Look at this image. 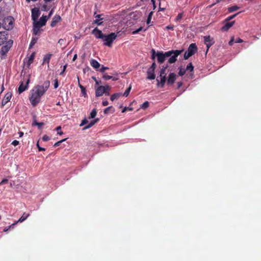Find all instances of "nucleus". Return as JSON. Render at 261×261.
<instances>
[{"label":"nucleus","instance_id":"obj_15","mask_svg":"<svg viewBox=\"0 0 261 261\" xmlns=\"http://www.w3.org/2000/svg\"><path fill=\"white\" fill-rule=\"evenodd\" d=\"M40 15L39 11L38 9L34 8L32 10V18L35 21L38 19Z\"/></svg>","mask_w":261,"mask_h":261},{"label":"nucleus","instance_id":"obj_24","mask_svg":"<svg viewBox=\"0 0 261 261\" xmlns=\"http://www.w3.org/2000/svg\"><path fill=\"white\" fill-rule=\"evenodd\" d=\"M29 216H30L29 214H26V213H23L22 216L16 222L17 223H18V222H22L23 221L25 220L28 218V217Z\"/></svg>","mask_w":261,"mask_h":261},{"label":"nucleus","instance_id":"obj_48","mask_svg":"<svg viewBox=\"0 0 261 261\" xmlns=\"http://www.w3.org/2000/svg\"><path fill=\"white\" fill-rule=\"evenodd\" d=\"M142 29H143L142 27H140L138 29L133 31L132 32V34H136L138 33L139 32H140L141 31H142Z\"/></svg>","mask_w":261,"mask_h":261},{"label":"nucleus","instance_id":"obj_45","mask_svg":"<svg viewBox=\"0 0 261 261\" xmlns=\"http://www.w3.org/2000/svg\"><path fill=\"white\" fill-rule=\"evenodd\" d=\"M37 147L38 149V150L39 151H45V148H43V147H41L39 146V141H38V142L37 143Z\"/></svg>","mask_w":261,"mask_h":261},{"label":"nucleus","instance_id":"obj_53","mask_svg":"<svg viewBox=\"0 0 261 261\" xmlns=\"http://www.w3.org/2000/svg\"><path fill=\"white\" fill-rule=\"evenodd\" d=\"M8 179L5 178L2 180V181L0 182V185L6 184L8 183Z\"/></svg>","mask_w":261,"mask_h":261},{"label":"nucleus","instance_id":"obj_39","mask_svg":"<svg viewBox=\"0 0 261 261\" xmlns=\"http://www.w3.org/2000/svg\"><path fill=\"white\" fill-rule=\"evenodd\" d=\"M183 17V14L182 13H179L176 17L175 20L179 21Z\"/></svg>","mask_w":261,"mask_h":261},{"label":"nucleus","instance_id":"obj_2","mask_svg":"<svg viewBox=\"0 0 261 261\" xmlns=\"http://www.w3.org/2000/svg\"><path fill=\"white\" fill-rule=\"evenodd\" d=\"M182 50H171L164 53L163 51H157L156 57H157L158 62L162 64L164 62L165 59L167 57H170L168 63L169 64L174 63L176 60L177 57L181 54Z\"/></svg>","mask_w":261,"mask_h":261},{"label":"nucleus","instance_id":"obj_19","mask_svg":"<svg viewBox=\"0 0 261 261\" xmlns=\"http://www.w3.org/2000/svg\"><path fill=\"white\" fill-rule=\"evenodd\" d=\"M147 79L149 80H154L155 78L154 71L148 69L147 71Z\"/></svg>","mask_w":261,"mask_h":261},{"label":"nucleus","instance_id":"obj_20","mask_svg":"<svg viewBox=\"0 0 261 261\" xmlns=\"http://www.w3.org/2000/svg\"><path fill=\"white\" fill-rule=\"evenodd\" d=\"M90 65L96 69L100 66V64L96 60L93 59L90 60Z\"/></svg>","mask_w":261,"mask_h":261},{"label":"nucleus","instance_id":"obj_17","mask_svg":"<svg viewBox=\"0 0 261 261\" xmlns=\"http://www.w3.org/2000/svg\"><path fill=\"white\" fill-rule=\"evenodd\" d=\"M48 19V17L47 16H42V17L40 18L39 21L37 22V25L39 24L40 26H43L45 25L46 22Z\"/></svg>","mask_w":261,"mask_h":261},{"label":"nucleus","instance_id":"obj_21","mask_svg":"<svg viewBox=\"0 0 261 261\" xmlns=\"http://www.w3.org/2000/svg\"><path fill=\"white\" fill-rule=\"evenodd\" d=\"M41 26H40L39 24L37 25V23L36 22L33 26V35H37L39 32L40 31V28Z\"/></svg>","mask_w":261,"mask_h":261},{"label":"nucleus","instance_id":"obj_25","mask_svg":"<svg viewBox=\"0 0 261 261\" xmlns=\"http://www.w3.org/2000/svg\"><path fill=\"white\" fill-rule=\"evenodd\" d=\"M115 112V109L112 106L106 108L104 110V113L108 114L109 113H113Z\"/></svg>","mask_w":261,"mask_h":261},{"label":"nucleus","instance_id":"obj_27","mask_svg":"<svg viewBox=\"0 0 261 261\" xmlns=\"http://www.w3.org/2000/svg\"><path fill=\"white\" fill-rule=\"evenodd\" d=\"M122 95V93H116L113 94H112L111 96L110 99L112 101H114L116 99H118Z\"/></svg>","mask_w":261,"mask_h":261},{"label":"nucleus","instance_id":"obj_22","mask_svg":"<svg viewBox=\"0 0 261 261\" xmlns=\"http://www.w3.org/2000/svg\"><path fill=\"white\" fill-rule=\"evenodd\" d=\"M44 125L43 122H37L35 119H34L32 122V126H37L39 129H41Z\"/></svg>","mask_w":261,"mask_h":261},{"label":"nucleus","instance_id":"obj_29","mask_svg":"<svg viewBox=\"0 0 261 261\" xmlns=\"http://www.w3.org/2000/svg\"><path fill=\"white\" fill-rule=\"evenodd\" d=\"M38 40V38L36 37H33L32 38V40L29 45V48H31L33 47V46L36 43Z\"/></svg>","mask_w":261,"mask_h":261},{"label":"nucleus","instance_id":"obj_26","mask_svg":"<svg viewBox=\"0 0 261 261\" xmlns=\"http://www.w3.org/2000/svg\"><path fill=\"white\" fill-rule=\"evenodd\" d=\"M99 120L98 118L95 119L94 120H92L86 126H85L84 129L89 128L94 125Z\"/></svg>","mask_w":261,"mask_h":261},{"label":"nucleus","instance_id":"obj_1","mask_svg":"<svg viewBox=\"0 0 261 261\" xmlns=\"http://www.w3.org/2000/svg\"><path fill=\"white\" fill-rule=\"evenodd\" d=\"M50 86V82L45 81L42 85H37L31 91L29 100L33 107L40 102L41 97L44 94Z\"/></svg>","mask_w":261,"mask_h":261},{"label":"nucleus","instance_id":"obj_64","mask_svg":"<svg viewBox=\"0 0 261 261\" xmlns=\"http://www.w3.org/2000/svg\"><path fill=\"white\" fill-rule=\"evenodd\" d=\"M53 14V10H51L49 12V14H48V16H47L48 18H49V17L52 15V14Z\"/></svg>","mask_w":261,"mask_h":261},{"label":"nucleus","instance_id":"obj_31","mask_svg":"<svg viewBox=\"0 0 261 261\" xmlns=\"http://www.w3.org/2000/svg\"><path fill=\"white\" fill-rule=\"evenodd\" d=\"M81 94L82 96H83L85 97H87L88 95L86 92V90L85 87H81Z\"/></svg>","mask_w":261,"mask_h":261},{"label":"nucleus","instance_id":"obj_7","mask_svg":"<svg viewBox=\"0 0 261 261\" xmlns=\"http://www.w3.org/2000/svg\"><path fill=\"white\" fill-rule=\"evenodd\" d=\"M30 83V79L28 77L26 79V83L25 85H24L23 81L20 82V85L18 89V92L19 94H21L26 90L28 89L29 84Z\"/></svg>","mask_w":261,"mask_h":261},{"label":"nucleus","instance_id":"obj_56","mask_svg":"<svg viewBox=\"0 0 261 261\" xmlns=\"http://www.w3.org/2000/svg\"><path fill=\"white\" fill-rule=\"evenodd\" d=\"M61 126H58L57 127V130L58 131V133L59 134V135H62L63 134V132L60 131V132H59V130H61Z\"/></svg>","mask_w":261,"mask_h":261},{"label":"nucleus","instance_id":"obj_38","mask_svg":"<svg viewBox=\"0 0 261 261\" xmlns=\"http://www.w3.org/2000/svg\"><path fill=\"white\" fill-rule=\"evenodd\" d=\"M66 139H62V140H60V141H58V142H56V143H55V144H54V147H57V146H59V145H61V144L63 142L65 141Z\"/></svg>","mask_w":261,"mask_h":261},{"label":"nucleus","instance_id":"obj_30","mask_svg":"<svg viewBox=\"0 0 261 261\" xmlns=\"http://www.w3.org/2000/svg\"><path fill=\"white\" fill-rule=\"evenodd\" d=\"M239 9V7L237 6H233L230 7H229L228 9V11L229 13L233 12L238 10Z\"/></svg>","mask_w":261,"mask_h":261},{"label":"nucleus","instance_id":"obj_57","mask_svg":"<svg viewBox=\"0 0 261 261\" xmlns=\"http://www.w3.org/2000/svg\"><path fill=\"white\" fill-rule=\"evenodd\" d=\"M88 123V120L86 119H85L84 120H83L81 124V126H82V125H85V124L87 123Z\"/></svg>","mask_w":261,"mask_h":261},{"label":"nucleus","instance_id":"obj_42","mask_svg":"<svg viewBox=\"0 0 261 261\" xmlns=\"http://www.w3.org/2000/svg\"><path fill=\"white\" fill-rule=\"evenodd\" d=\"M65 41L63 39H60L58 42V44H60V46L65 45Z\"/></svg>","mask_w":261,"mask_h":261},{"label":"nucleus","instance_id":"obj_14","mask_svg":"<svg viewBox=\"0 0 261 261\" xmlns=\"http://www.w3.org/2000/svg\"><path fill=\"white\" fill-rule=\"evenodd\" d=\"M103 79L106 81H108L112 79L113 81H116L119 80V77L117 75L116 76L109 75L106 73H104L102 76Z\"/></svg>","mask_w":261,"mask_h":261},{"label":"nucleus","instance_id":"obj_52","mask_svg":"<svg viewBox=\"0 0 261 261\" xmlns=\"http://www.w3.org/2000/svg\"><path fill=\"white\" fill-rule=\"evenodd\" d=\"M174 26L173 25H168L166 27V29L167 30H174Z\"/></svg>","mask_w":261,"mask_h":261},{"label":"nucleus","instance_id":"obj_60","mask_svg":"<svg viewBox=\"0 0 261 261\" xmlns=\"http://www.w3.org/2000/svg\"><path fill=\"white\" fill-rule=\"evenodd\" d=\"M102 106L105 107L108 106L109 105V102L107 100H105L102 101Z\"/></svg>","mask_w":261,"mask_h":261},{"label":"nucleus","instance_id":"obj_16","mask_svg":"<svg viewBox=\"0 0 261 261\" xmlns=\"http://www.w3.org/2000/svg\"><path fill=\"white\" fill-rule=\"evenodd\" d=\"M61 18L59 15H56L53 17V20L50 23L51 27H55L57 24V23L61 20Z\"/></svg>","mask_w":261,"mask_h":261},{"label":"nucleus","instance_id":"obj_55","mask_svg":"<svg viewBox=\"0 0 261 261\" xmlns=\"http://www.w3.org/2000/svg\"><path fill=\"white\" fill-rule=\"evenodd\" d=\"M18 223L16 221L15 222H14V223H13L12 224H11V225H10L9 226H8L9 228L10 229V228H13Z\"/></svg>","mask_w":261,"mask_h":261},{"label":"nucleus","instance_id":"obj_50","mask_svg":"<svg viewBox=\"0 0 261 261\" xmlns=\"http://www.w3.org/2000/svg\"><path fill=\"white\" fill-rule=\"evenodd\" d=\"M55 82V83H54V88L55 89L57 88L59 86V82H58V80L57 79H56L54 81Z\"/></svg>","mask_w":261,"mask_h":261},{"label":"nucleus","instance_id":"obj_35","mask_svg":"<svg viewBox=\"0 0 261 261\" xmlns=\"http://www.w3.org/2000/svg\"><path fill=\"white\" fill-rule=\"evenodd\" d=\"M153 14V12L152 11L149 13L146 21L147 24H149L150 23Z\"/></svg>","mask_w":261,"mask_h":261},{"label":"nucleus","instance_id":"obj_40","mask_svg":"<svg viewBox=\"0 0 261 261\" xmlns=\"http://www.w3.org/2000/svg\"><path fill=\"white\" fill-rule=\"evenodd\" d=\"M238 14V13H236L234 15H232L231 16H229L228 17H227L226 19H225V21H229L231 19H232L233 18H234Z\"/></svg>","mask_w":261,"mask_h":261},{"label":"nucleus","instance_id":"obj_12","mask_svg":"<svg viewBox=\"0 0 261 261\" xmlns=\"http://www.w3.org/2000/svg\"><path fill=\"white\" fill-rule=\"evenodd\" d=\"M12 95V94L11 92H8L5 94L2 101V106L6 105L10 100Z\"/></svg>","mask_w":261,"mask_h":261},{"label":"nucleus","instance_id":"obj_43","mask_svg":"<svg viewBox=\"0 0 261 261\" xmlns=\"http://www.w3.org/2000/svg\"><path fill=\"white\" fill-rule=\"evenodd\" d=\"M42 140L43 141H48L50 140V137L46 135H44L42 137Z\"/></svg>","mask_w":261,"mask_h":261},{"label":"nucleus","instance_id":"obj_49","mask_svg":"<svg viewBox=\"0 0 261 261\" xmlns=\"http://www.w3.org/2000/svg\"><path fill=\"white\" fill-rule=\"evenodd\" d=\"M67 66V64H66L63 66V69L62 71L60 73V75H64V72L66 70Z\"/></svg>","mask_w":261,"mask_h":261},{"label":"nucleus","instance_id":"obj_41","mask_svg":"<svg viewBox=\"0 0 261 261\" xmlns=\"http://www.w3.org/2000/svg\"><path fill=\"white\" fill-rule=\"evenodd\" d=\"M109 68L108 67H105L103 65H102L101 66V68L99 69V71L102 72V73H105V71L107 70V69H109Z\"/></svg>","mask_w":261,"mask_h":261},{"label":"nucleus","instance_id":"obj_61","mask_svg":"<svg viewBox=\"0 0 261 261\" xmlns=\"http://www.w3.org/2000/svg\"><path fill=\"white\" fill-rule=\"evenodd\" d=\"M92 79H93V80L95 81V83H96V85H99V83L101 82L100 81H97V80H96V77H92Z\"/></svg>","mask_w":261,"mask_h":261},{"label":"nucleus","instance_id":"obj_11","mask_svg":"<svg viewBox=\"0 0 261 261\" xmlns=\"http://www.w3.org/2000/svg\"><path fill=\"white\" fill-rule=\"evenodd\" d=\"M234 23V21H225L224 25L221 28V30L223 32L227 31Z\"/></svg>","mask_w":261,"mask_h":261},{"label":"nucleus","instance_id":"obj_3","mask_svg":"<svg viewBox=\"0 0 261 261\" xmlns=\"http://www.w3.org/2000/svg\"><path fill=\"white\" fill-rule=\"evenodd\" d=\"M92 34L96 39H101L103 44L109 47L112 46L113 41L117 37V35L115 33H111L108 35L103 34L102 31L97 27L92 30Z\"/></svg>","mask_w":261,"mask_h":261},{"label":"nucleus","instance_id":"obj_6","mask_svg":"<svg viewBox=\"0 0 261 261\" xmlns=\"http://www.w3.org/2000/svg\"><path fill=\"white\" fill-rule=\"evenodd\" d=\"M6 30H10L13 28V18L7 17L4 19V22L2 26Z\"/></svg>","mask_w":261,"mask_h":261},{"label":"nucleus","instance_id":"obj_28","mask_svg":"<svg viewBox=\"0 0 261 261\" xmlns=\"http://www.w3.org/2000/svg\"><path fill=\"white\" fill-rule=\"evenodd\" d=\"M35 53H33L30 56L28 61V66H29L33 62L35 58Z\"/></svg>","mask_w":261,"mask_h":261},{"label":"nucleus","instance_id":"obj_10","mask_svg":"<svg viewBox=\"0 0 261 261\" xmlns=\"http://www.w3.org/2000/svg\"><path fill=\"white\" fill-rule=\"evenodd\" d=\"M197 47L195 43H191L187 50V51L189 53V54L191 55V56H193L195 53H196L197 51Z\"/></svg>","mask_w":261,"mask_h":261},{"label":"nucleus","instance_id":"obj_62","mask_svg":"<svg viewBox=\"0 0 261 261\" xmlns=\"http://www.w3.org/2000/svg\"><path fill=\"white\" fill-rule=\"evenodd\" d=\"M243 42V40L242 39H241V38H238L235 41L236 43H242Z\"/></svg>","mask_w":261,"mask_h":261},{"label":"nucleus","instance_id":"obj_5","mask_svg":"<svg viewBox=\"0 0 261 261\" xmlns=\"http://www.w3.org/2000/svg\"><path fill=\"white\" fill-rule=\"evenodd\" d=\"M110 89L111 87L109 85L106 86H99L96 89L95 96L96 97H100L102 96L103 94H105L106 95H109L110 92H107V90H110Z\"/></svg>","mask_w":261,"mask_h":261},{"label":"nucleus","instance_id":"obj_33","mask_svg":"<svg viewBox=\"0 0 261 261\" xmlns=\"http://www.w3.org/2000/svg\"><path fill=\"white\" fill-rule=\"evenodd\" d=\"M131 89H132V87H131V85H130L128 87V88H127V89L125 91V92H124L123 95L125 96V97H127L128 95V94H129L130 90H131Z\"/></svg>","mask_w":261,"mask_h":261},{"label":"nucleus","instance_id":"obj_46","mask_svg":"<svg viewBox=\"0 0 261 261\" xmlns=\"http://www.w3.org/2000/svg\"><path fill=\"white\" fill-rule=\"evenodd\" d=\"M156 67V65L155 63L153 62L151 66H150V67L149 69H151L152 70L154 71Z\"/></svg>","mask_w":261,"mask_h":261},{"label":"nucleus","instance_id":"obj_18","mask_svg":"<svg viewBox=\"0 0 261 261\" xmlns=\"http://www.w3.org/2000/svg\"><path fill=\"white\" fill-rule=\"evenodd\" d=\"M53 56L51 54H47L44 56L43 63L42 64H44L47 63L48 66H49V63L50 62V60Z\"/></svg>","mask_w":261,"mask_h":261},{"label":"nucleus","instance_id":"obj_9","mask_svg":"<svg viewBox=\"0 0 261 261\" xmlns=\"http://www.w3.org/2000/svg\"><path fill=\"white\" fill-rule=\"evenodd\" d=\"M176 74L173 72L170 73L168 79L166 80L167 84L168 86H172L175 82L176 79Z\"/></svg>","mask_w":261,"mask_h":261},{"label":"nucleus","instance_id":"obj_23","mask_svg":"<svg viewBox=\"0 0 261 261\" xmlns=\"http://www.w3.org/2000/svg\"><path fill=\"white\" fill-rule=\"evenodd\" d=\"M204 41L205 44H207V43H212L214 44L215 41H214L213 38H211L210 36H206L203 37Z\"/></svg>","mask_w":261,"mask_h":261},{"label":"nucleus","instance_id":"obj_36","mask_svg":"<svg viewBox=\"0 0 261 261\" xmlns=\"http://www.w3.org/2000/svg\"><path fill=\"white\" fill-rule=\"evenodd\" d=\"M194 67L192 64V63H190L187 66L186 69L187 70H190V71H193Z\"/></svg>","mask_w":261,"mask_h":261},{"label":"nucleus","instance_id":"obj_32","mask_svg":"<svg viewBox=\"0 0 261 261\" xmlns=\"http://www.w3.org/2000/svg\"><path fill=\"white\" fill-rule=\"evenodd\" d=\"M96 114H97L96 109H93L90 113V118H94L96 116Z\"/></svg>","mask_w":261,"mask_h":261},{"label":"nucleus","instance_id":"obj_63","mask_svg":"<svg viewBox=\"0 0 261 261\" xmlns=\"http://www.w3.org/2000/svg\"><path fill=\"white\" fill-rule=\"evenodd\" d=\"M182 85V82H178L177 83V89H179Z\"/></svg>","mask_w":261,"mask_h":261},{"label":"nucleus","instance_id":"obj_51","mask_svg":"<svg viewBox=\"0 0 261 261\" xmlns=\"http://www.w3.org/2000/svg\"><path fill=\"white\" fill-rule=\"evenodd\" d=\"M19 142L18 141H17V140H14V141L12 142V143H11V144H12L13 145H14V146H15L18 145L19 144Z\"/></svg>","mask_w":261,"mask_h":261},{"label":"nucleus","instance_id":"obj_8","mask_svg":"<svg viewBox=\"0 0 261 261\" xmlns=\"http://www.w3.org/2000/svg\"><path fill=\"white\" fill-rule=\"evenodd\" d=\"M13 44V41L11 40L6 42V44L4 45L1 49V54L3 55H5L9 50Z\"/></svg>","mask_w":261,"mask_h":261},{"label":"nucleus","instance_id":"obj_54","mask_svg":"<svg viewBox=\"0 0 261 261\" xmlns=\"http://www.w3.org/2000/svg\"><path fill=\"white\" fill-rule=\"evenodd\" d=\"M207 47V51L208 50L210 47L214 44V43H207V44H205Z\"/></svg>","mask_w":261,"mask_h":261},{"label":"nucleus","instance_id":"obj_59","mask_svg":"<svg viewBox=\"0 0 261 261\" xmlns=\"http://www.w3.org/2000/svg\"><path fill=\"white\" fill-rule=\"evenodd\" d=\"M234 42V38H232L231 40L229 41L228 44L229 45L231 46L233 45Z\"/></svg>","mask_w":261,"mask_h":261},{"label":"nucleus","instance_id":"obj_58","mask_svg":"<svg viewBox=\"0 0 261 261\" xmlns=\"http://www.w3.org/2000/svg\"><path fill=\"white\" fill-rule=\"evenodd\" d=\"M151 2L152 3V5H153V9L154 10L155 8H156V6H155V0H151Z\"/></svg>","mask_w":261,"mask_h":261},{"label":"nucleus","instance_id":"obj_37","mask_svg":"<svg viewBox=\"0 0 261 261\" xmlns=\"http://www.w3.org/2000/svg\"><path fill=\"white\" fill-rule=\"evenodd\" d=\"M149 104L148 101H146L142 105L141 108L143 109H146L149 107Z\"/></svg>","mask_w":261,"mask_h":261},{"label":"nucleus","instance_id":"obj_4","mask_svg":"<svg viewBox=\"0 0 261 261\" xmlns=\"http://www.w3.org/2000/svg\"><path fill=\"white\" fill-rule=\"evenodd\" d=\"M168 67V65H166L165 66H163L160 70L159 75L160 80L159 81L158 79L159 77L156 79V85L158 87H160L161 88L164 87L167 80L166 71Z\"/></svg>","mask_w":261,"mask_h":261},{"label":"nucleus","instance_id":"obj_44","mask_svg":"<svg viewBox=\"0 0 261 261\" xmlns=\"http://www.w3.org/2000/svg\"><path fill=\"white\" fill-rule=\"evenodd\" d=\"M191 55L189 54V53L186 51L184 54V59L185 60H187L188 58H189L190 57H191Z\"/></svg>","mask_w":261,"mask_h":261},{"label":"nucleus","instance_id":"obj_13","mask_svg":"<svg viewBox=\"0 0 261 261\" xmlns=\"http://www.w3.org/2000/svg\"><path fill=\"white\" fill-rule=\"evenodd\" d=\"M101 15H102L101 14H97V15L96 13L95 12L94 14V16L96 19L95 20H94L93 23L97 24L98 25H101L103 23L102 21H101V20H102L103 19L102 18H101Z\"/></svg>","mask_w":261,"mask_h":261},{"label":"nucleus","instance_id":"obj_34","mask_svg":"<svg viewBox=\"0 0 261 261\" xmlns=\"http://www.w3.org/2000/svg\"><path fill=\"white\" fill-rule=\"evenodd\" d=\"M179 72H178L179 75L182 76L186 73V70L185 69L182 68L181 67H179Z\"/></svg>","mask_w":261,"mask_h":261},{"label":"nucleus","instance_id":"obj_47","mask_svg":"<svg viewBox=\"0 0 261 261\" xmlns=\"http://www.w3.org/2000/svg\"><path fill=\"white\" fill-rule=\"evenodd\" d=\"M151 52H152L151 58H152V59L154 60L155 58V57L156 56V53L155 52V51L154 49H152L151 50Z\"/></svg>","mask_w":261,"mask_h":261}]
</instances>
